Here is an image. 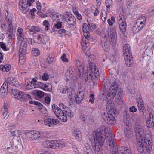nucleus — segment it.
Wrapping results in <instances>:
<instances>
[{"instance_id": "1", "label": "nucleus", "mask_w": 154, "mask_h": 154, "mask_svg": "<svg viewBox=\"0 0 154 154\" xmlns=\"http://www.w3.org/2000/svg\"><path fill=\"white\" fill-rule=\"evenodd\" d=\"M95 131H94L89 136L90 140L92 143L93 148L95 154H102V146L105 139L109 142V146L112 151V154H119L116 150V143L112 137L111 130L106 128L105 126Z\"/></svg>"}, {"instance_id": "2", "label": "nucleus", "mask_w": 154, "mask_h": 154, "mask_svg": "<svg viewBox=\"0 0 154 154\" xmlns=\"http://www.w3.org/2000/svg\"><path fill=\"white\" fill-rule=\"evenodd\" d=\"M136 126L135 131L137 140L138 150L140 153L146 150L148 152H150L152 148V140L151 139H147L145 138L144 133L141 126Z\"/></svg>"}, {"instance_id": "3", "label": "nucleus", "mask_w": 154, "mask_h": 154, "mask_svg": "<svg viewBox=\"0 0 154 154\" xmlns=\"http://www.w3.org/2000/svg\"><path fill=\"white\" fill-rule=\"evenodd\" d=\"M76 63L78 66L79 75L77 77L81 78L83 74L87 73V80H92L98 78L99 76V72L98 69L96 68L95 63L92 62L89 63V67L87 69V72L84 70V66L83 64L81 63L79 60H76Z\"/></svg>"}, {"instance_id": "4", "label": "nucleus", "mask_w": 154, "mask_h": 154, "mask_svg": "<svg viewBox=\"0 0 154 154\" xmlns=\"http://www.w3.org/2000/svg\"><path fill=\"white\" fill-rule=\"evenodd\" d=\"M9 92L13 97L21 101H26L30 98L29 95L16 89H11Z\"/></svg>"}, {"instance_id": "5", "label": "nucleus", "mask_w": 154, "mask_h": 154, "mask_svg": "<svg viewBox=\"0 0 154 154\" xmlns=\"http://www.w3.org/2000/svg\"><path fill=\"white\" fill-rule=\"evenodd\" d=\"M117 85L116 83H112L109 89V92L106 96L107 103L108 104H111L112 102L113 99L116 95L117 92Z\"/></svg>"}, {"instance_id": "6", "label": "nucleus", "mask_w": 154, "mask_h": 154, "mask_svg": "<svg viewBox=\"0 0 154 154\" xmlns=\"http://www.w3.org/2000/svg\"><path fill=\"white\" fill-rule=\"evenodd\" d=\"M52 108L53 112L58 118L63 121L67 120V116H68V115H66L62 109H60L59 107L55 104L52 105Z\"/></svg>"}, {"instance_id": "7", "label": "nucleus", "mask_w": 154, "mask_h": 154, "mask_svg": "<svg viewBox=\"0 0 154 154\" xmlns=\"http://www.w3.org/2000/svg\"><path fill=\"white\" fill-rule=\"evenodd\" d=\"M26 136L29 140H34L38 138L42 139L43 137L42 133L35 130H31L26 131Z\"/></svg>"}, {"instance_id": "8", "label": "nucleus", "mask_w": 154, "mask_h": 154, "mask_svg": "<svg viewBox=\"0 0 154 154\" xmlns=\"http://www.w3.org/2000/svg\"><path fill=\"white\" fill-rule=\"evenodd\" d=\"M108 37L110 44L113 46L115 45L117 42V35L116 29L112 27L108 33Z\"/></svg>"}, {"instance_id": "9", "label": "nucleus", "mask_w": 154, "mask_h": 154, "mask_svg": "<svg viewBox=\"0 0 154 154\" xmlns=\"http://www.w3.org/2000/svg\"><path fill=\"white\" fill-rule=\"evenodd\" d=\"M104 121L109 125H114L116 123L115 118L111 114L105 113L102 116Z\"/></svg>"}, {"instance_id": "10", "label": "nucleus", "mask_w": 154, "mask_h": 154, "mask_svg": "<svg viewBox=\"0 0 154 154\" xmlns=\"http://www.w3.org/2000/svg\"><path fill=\"white\" fill-rule=\"evenodd\" d=\"M65 21L70 25H74L76 23V19L75 17L72 14H66L63 16Z\"/></svg>"}, {"instance_id": "11", "label": "nucleus", "mask_w": 154, "mask_h": 154, "mask_svg": "<svg viewBox=\"0 0 154 154\" xmlns=\"http://www.w3.org/2000/svg\"><path fill=\"white\" fill-rule=\"evenodd\" d=\"M29 6L26 4V0H20L19 2V8L21 11L26 13L29 10Z\"/></svg>"}, {"instance_id": "12", "label": "nucleus", "mask_w": 154, "mask_h": 154, "mask_svg": "<svg viewBox=\"0 0 154 154\" xmlns=\"http://www.w3.org/2000/svg\"><path fill=\"white\" fill-rule=\"evenodd\" d=\"M146 24L136 20L135 24L133 26L132 30L134 33H137L141 31L145 26Z\"/></svg>"}, {"instance_id": "13", "label": "nucleus", "mask_w": 154, "mask_h": 154, "mask_svg": "<svg viewBox=\"0 0 154 154\" xmlns=\"http://www.w3.org/2000/svg\"><path fill=\"white\" fill-rule=\"evenodd\" d=\"M74 72L73 69L71 68H69L66 73V77L68 80L72 82H74L76 80L77 77L74 76Z\"/></svg>"}, {"instance_id": "14", "label": "nucleus", "mask_w": 154, "mask_h": 154, "mask_svg": "<svg viewBox=\"0 0 154 154\" xmlns=\"http://www.w3.org/2000/svg\"><path fill=\"white\" fill-rule=\"evenodd\" d=\"M20 42V44L19 51V55H26L27 49V42L25 40L19 42Z\"/></svg>"}, {"instance_id": "15", "label": "nucleus", "mask_w": 154, "mask_h": 154, "mask_svg": "<svg viewBox=\"0 0 154 154\" xmlns=\"http://www.w3.org/2000/svg\"><path fill=\"white\" fill-rule=\"evenodd\" d=\"M119 25L120 30L123 32L126 30V23L125 21L123 16H119L118 18Z\"/></svg>"}, {"instance_id": "16", "label": "nucleus", "mask_w": 154, "mask_h": 154, "mask_svg": "<svg viewBox=\"0 0 154 154\" xmlns=\"http://www.w3.org/2000/svg\"><path fill=\"white\" fill-rule=\"evenodd\" d=\"M11 136L19 138L21 137L23 138L25 137L26 135V132L24 131L11 130Z\"/></svg>"}, {"instance_id": "17", "label": "nucleus", "mask_w": 154, "mask_h": 154, "mask_svg": "<svg viewBox=\"0 0 154 154\" xmlns=\"http://www.w3.org/2000/svg\"><path fill=\"white\" fill-rule=\"evenodd\" d=\"M59 108L62 109L65 112L66 115H68V116L70 117H72L73 115L71 112L68 107L62 103H60L59 104Z\"/></svg>"}, {"instance_id": "18", "label": "nucleus", "mask_w": 154, "mask_h": 154, "mask_svg": "<svg viewBox=\"0 0 154 154\" xmlns=\"http://www.w3.org/2000/svg\"><path fill=\"white\" fill-rule=\"evenodd\" d=\"M56 140H47L43 143L44 146L46 147L56 149Z\"/></svg>"}, {"instance_id": "19", "label": "nucleus", "mask_w": 154, "mask_h": 154, "mask_svg": "<svg viewBox=\"0 0 154 154\" xmlns=\"http://www.w3.org/2000/svg\"><path fill=\"white\" fill-rule=\"evenodd\" d=\"M35 78H33L32 79V81L30 82H27V84L25 86L26 89L27 90H31L36 88V85H35Z\"/></svg>"}, {"instance_id": "20", "label": "nucleus", "mask_w": 154, "mask_h": 154, "mask_svg": "<svg viewBox=\"0 0 154 154\" xmlns=\"http://www.w3.org/2000/svg\"><path fill=\"white\" fill-rule=\"evenodd\" d=\"M80 119L84 124H92L94 120L92 118L88 117L86 115H82L80 116Z\"/></svg>"}, {"instance_id": "21", "label": "nucleus", "mask_w": 154, "mask_h": 154, "mask_svg": "<svg viewBox=\"0 0 154 154\" xmlns=\"http://www.w3.org/2000/svg\"><path fill=\"white\" fill-rule=\"evenodd\" d=\"M59 121L55 119H48L45 121V123L46 125H55L59 124Z\"/></svg>"}, {"instance_id": "22", "label": "nucleus", "mask_w": 154, "mask_h": 154, "mask_svg": "<svg viewBox=\"0 0 154 154\" xmlns=\"http://www.w3.org/2000/svg\"><path fill=\"white\" fill-rule=\"evenodd\" d=\"M13 30V26L11 23H9L8 27L6 34L8 39H11L12 38Z\"/></svg>"}, {"instance_id": "23", "label": "nucleus", "mask_w": 154, "mask_h": 154, "mask_svg": "<svg viewBox=\"0 0 154 154\" xmlns=\"http://www.w3.org/2000/svg\"><path fill=\"white\" fill-rule=\"evenodd\" d=\"M26 29L27 31L33 33H35L40 31V29L39 27L32 25L28 26L26 28Z\"/></svg>"}, {"instance_id": "24", "label": "nucleus", "mask_w": 154, "mask_h": 154, "mask_svg": "<svg viewBox=\"0 0 154 154\" xmlns=\"http://www.w3.org/2000/svg\"><path fill=\"white\" fill-rule=\"evenodd\" d=\"M85 91H79L77 93L75 97V100L77 103H80L83 100L84 98Z\"/></svg>"}, {"instance_id": "25", "label": "nucleus", "mask_w": 154, "mask_h": 154, "mask_svg": "<svg viewBox=\"0 0 154 154\" xmlns=\"http://www.w3.org/2000/svg\"><path fill=\"white\" fill-rule=\"evenodd\" d=\"M131 51L129 45L126 44H125L123 47V53L124 56L130 55Z\"/></svg>"}, {"instance_id": "26", "label": "nucleus", "mask_w": 154, "mask_h": 154, "mask_svg": "<svg viewBox=\"0 0 154 154\" xmlns=\"http://www.w3.org/2000/svg\"><path fill=\"white\" fill-rule=\"evenodd\" d=\"M131 126H126L125 129V135L128 139L131 138L133 136L132 131L130 128Z\"/></svg>"}, {"instance_id": "27", "label": "nucleus", "mask_w": 154, "mask_h": 154, "mask_svg": "<svg viewBox=\"0 0 154 154\" xmlns=\"http://www.w3.org/2000/svg\"><path fill=\"white\" fill-rule=\"evenodd\" d=\"M72 134L73 136L77 141H80L82 140V134L79 130H75Z\"/></svg>"}, {"instance_id": "28", "label": "nucleus", "mask_w": 154, "mask_h": 154, "mask_svg": "<svg viewBox=\"0 0 154 154\" xmlns=\"http://www.w3.org/2000/svg\"><path fill=\"white\" fill-rule=\"evenodd\" d=\"M17 34V39L19 42L25 40L23 35V30L21 28L18 29Z\"/></svg>"}, {"instance_id": "29", "label": "nucleus", "mask_w": 154, "mask_h": 154, "mask_svg": "<svg viewBox=\"0 0 154 154\" xmlns=\"http://www.w3.org/2000/svg\"><path fill=\"white\" fill-rule=\"evenodd\" d=\"M124 57L126 65L128 67L132 66L133 64L132 57H130V55H129V56H124Z\"/></svg>"}, {"instance_id": "30", "label": "nucleus", "mask_w": 154, "mask_h": 154, "mask_svg": "<svg viewBox=\"0 0 154 154\" xmlns=\"http://www.w3.org/2000/svg\"><path fill=\"white\" fill-rule=\"evenodd\" d=\"M84 154H93L91 146L88 143L85 145L83 150Z\"/></svg>"}, {"instance_id": "31", "label": "nucleus", "mask_w": 154, "mask_h": 154, "mask_svg": "<svg viewBox=\"0 0 154 154\" xmlns=\"http://www.w3.org/2000/svg\"><path fill=\"white\" fill-rule=\"evenodd\" d=\"M115 100L116 102L119 104H122L123 103V99L122 94L121 92H118L116 95Z\"/></svg>"}, {"instance_id": "32", "label": "nucleus", "mask_w": 154, "mask_h": 154, "mask_svg": "<svg viewBox=\"0 0 154 154\" xmlns=\"http://www.w3.org/2000/svg\"><path fill=\"white\" fill-rule=\"evenodd\" d=\"M90 29L88 25L86 24H84L82 26V30L84 36H87L89 34Z\"/></svg>"}, {"instance_id": "33", "label": "nucleus", "mask_w": 154, "mask_h": 154, "mask_svg": "<svg viewBox=\"0 0 154 154\" xmlns=\"http://www.w3.org/2000/svg\"><path fill=\"white\" fill-rule=\"evenodd\" d=\"M5 15L6 21L9 23H11L12 21V15L9 11L6 10L5 11Z\"/></svg>"}, {"instance_id": "34", "label": "nucleus", "mask_w": 154, "mask_h": 154, "mask_svg": "<svg viewBox=\"0 0 154 154\" xmlns=\"http://www.w3.org/2000/svg\"><path fill=\"white\" fill-rule=\"evenodd\" d=\"M66 145V143L61 140H56V149H57L64 147Z\"/></svg>"}, {"instance_id": "35", "label": "nucleus", "mask_w": 154, "mask_h": 154, "mask_svg": "<svg viewBox=\"0 0 154 154\" xmlns=\"http://www.w3.org/2000/svg\"><path fill=\"white\" fill-rule=\"evenodd\" d=\"M84 36V37L82 39V45L83 49L85 50V47L88 45V40L90 38L88 35L87 36Z\"/></svg>"}, {"instance_id": "36", "label": "nucleus", "mask_w": 154, "mask_h": 154, "mask_svg": "<svg viewBox=\"0 0 154 154\" xmlns=\"http://www.w3.org/2000/svg\"><path fill=\"white\" fill-rule=\"evenodd\" d=\"M10 145L9 147H7L5 151L6 154H16V152L14 149L12 148V145H13L12 142H10Z\"/></svg>"}, {"instance_id": "37", "label": "nucleus", "mask_w": 154, "mask_h": 154, "mask_svg": "<svg viewBox=\"0 0 154 154\" xmlns=\"http://www.w3.org/2000/svg\"><path fill=\"white\" fill-rule=\"evenodd\" d=\"M11 66L9 64H6L5 65H0V69L4 72H8L11 69Z\"/></svg>"}, {"instance_id": "38", "label": "nucleus", "mask_w": 154, "mask_h": 154, "mask_svg": "<svg viewBox=\"0 0 154 154\" xmlns=\"http://www.w3.org/2000/svg\"><path fill=\"white\" fill-rule=\"evenodd\" d=\"M124 119L127 122L126 125H128L129 124V122L131 121L129 114L128 111H124L123 113Z\"/></svg>"}, {"instance_id": "39", "label": "nucleus", "mask_w": 154, "mask_h": 154, "mask_svg": "<svg viewBox=\"0 0 154 154\" xmlns=\"http://www.w3.org/2000/svg\"><path fill=\"white\" fill-rule=\"evenodd\" d=\"M50 17L53 20H60V17L62 18L63 17V16L60 15L56 13H52L51 14Z\"/></svg>"}, {"instance_id": "40", "label": "nucleus", "mask_w": 154, "mask_h": 154, "mask_svg": "<svg viewBox=\"0 0 154 154\" xmlns=\"http://www.w3.org/2000/svg\"><path fill=\"white\" fill-rule=\"evenodd\" d=\"M121 151L123 154H131V150L128 147H122Z\"/></svg>"}, {"instance_id": "41", "label": "nucleus", "mask_w": 154, "mask_h": 154, "mask_svg": "<svg viewBox=\"0 0 154 154\" xmlns=\"http://www.w3.org/2000/svg\"><path fill=\"white\" fill-rule=\"evenodd\" d=\"M24 113V111L23 110L21 109L20 110V112L19 114H18L17 117V123L21 122V120L23 118Z\"/></svg>"}, {"instance_id": "42", "label": "nucleus", "mask_w": 154, "mask_h": 154, "mask_svg": "<svg viewBox=\"0 0 154 154\" xmlns=\"http://www.w3.org/2000/svg\"><path fill=\"white\" fill-rule=\"evenodd\" d=\"M108 11H106L104 9L102 10L101 12L100 16L102 21L103 22H105L106 20L107 13Z\"/></svg>"}, {"instance_id": "43", "label": "nucleus", "mask_w": 154, "mask_h": 154, "mask_svg": "<svg viewBox=\"0 0 154 154\" xmlns=\"http://www.w3.org/2000/svg\"><path fill=\"white\" fill-rule=\"evenodd\" d=\"M104 43H102V46L103 50L106 51L108 52L109 49V47L108 43L106 41Z\"/></svg>"}, {"instance_id": "44", "label": "nucleus", "mask_w": 154, "mask_h": 154, "mask_svg": "<svg viewBox=\"0 0 154 154\" xmlns=\"http://www.w3.org/2000/svg\"><path fill=\"white\" fill-rule=\"evenodd\" d=\"M43 90L47 91H51L52 90L51 84L48 83L45 84Z\"/></svg>"}, {"instance_id": "45", "label": "nucleus", "mask_w": 154, "mask_h": 154, "mask_svg": "<svg viewBox=\"0 0 154 154\" xmlns=\"http://www.w3.org/2000/svg\"><path fill=\"white\" fill-rule=\"evenodd\" d=\"M8 90L1 88L0 89V96L1 97H4L8 94Z\"/></svg>"}, {"instance_id": "46", "label": "nucleus", "mask_w": 154, "mask_h": 154, "mask_svg": "<svg viewBox=\"0 0 154 154\" xmlns=\"http://www.w3.org/2000/svg\"><path fill=\"white\" fill-rule=\"evenodd\" d=\"M32 53L34 56H36L40 55V52L37 48H33L32 49Z\"/></svg>"}, {"instance_id": "47", "label": "nucleus", "mask_w": 154, "mask_h": 154, "mask_svg": "<svg viewBox=\"0 0 154 154\" xmlns=\"http://www.w3.org/2000/svg\"><path fill=\"white\" fill-rule=\"evenodd\" d=\"M26 56V55H22V54L19 55V63L20 64L22 65L24 63L25 61Z\"/></svg>"}, {"instance_id": "48", "label": "nucleus", "mask_w": 154, "mask_h": 154, "mask_svg": "<svg viewBox=\"0 0 154 154\" xmlns=\"http://www.w3.org/2000/svg\"><path fill=\"white\" fill-rule=\"evenodd\" d=\"M112 0H106V7L107 11H109L110 7L112 5Z\"/></svg>"}, {"instance_id": "49", "label": "nucleus", "mask_w": 154, "mask_h": 154, "mask_svg": "<svg viewBox=\"0 0 154 154\" xmlns=\"http://www.w3.org/2000/svg\"><path fill=\"white\" fill-rule=\"evenodd\" d=\"M35 78V85H36V88H42V89H43V86H44V83L41 82H38L37 79V78Z\"/></svg>"}, {"instance_id": "50", "label": "nucleus", "mask_w": 154, "mask_h": 154, "mask_svg": "<svg viewBox=\"0 0 154 154\" xmlns=\"http://www.w3.org/2000/svg\"><path fill=\"white\" fill-rule=\"evenodd\" d=\"M62 25V23L59 20H57L56 23H55L54 26L53 28H55L57 29H60L61 28Z\"/></svg>"}, {"instance_id": "51", "label": "nucleus", "mask_w": 154, "mask_h": 154, "mask_svg": "<svg viewBox=\"0 0 154 154\" xmlns=\"http://www.w3.org/2000/svg\"><path fill=\"white\" fill-rule=\"evenodd\" d=\"M44 28L46 30H48L49 29V24L48 21L46 20H44L43 23Z\"/></svg>"}, {"instance_id": "52", "label": "nucleus", "mask_w": 154, "mask_h": 154, "mask_svg": "<svg viewBox=\"0 0 154 154\" xmlns=\"http://www.w3.org/2000/svg\"><path fill=\"white\" fill-rule=\"evenodd\" d=\"M115 22V18L113 17H112L110 18H109L107 20V22L109 26H112L113 24Z\"/></svg>"}, {"instance_id": "53", "label": "nucleus", "mask_w": 154, "mask_h": 154, "mask_svg": "<svg viewBox=\"0 0 154 154\" xmlns=\"http://www.w3.org/2000/svg\"><path fill=\"white\" fill-rule=\"evenodd\" d=\"M136 20L146 24V19L145 16H141L137 19Z\"/></svg>"}, {"instance_id": "54", "label": "nucleus", "mask_w": 154, "mask_h": 154, "mask_svg": "<svg viewBox=\"0 0 154 154\" xmlns=\"http://www.w3.org/2000/svg\"><path fill=\"white\" fill-rule=\"evenodd\" d=\"M44 93L39 90H38L36 91V95L39 98H42L44 96Z\"/></svg>"}, {"instance_id": "55", "label": "nucleus", "mask_w": 154, "mask_h": 154, "mask_svg": "<svg viewBox=\"0 0 154 154\" xmlns=\"http://www.w3.org/2000/svg\"><path fill=\"white\" fill-rule=\"evenodd\" d=\"M51 99L50 97L49 96H47L45 97L44 103L45 105H49Z\"/></svg>"}, {"instance_id": "56", "label": "nucleus", "mask_w": 154, "mask_h": 154, "mask_svg": "<svg viewBox=\"0 0 154 154\" xmlns=\"http://www.w3.org/2000/svg\"><path fill=\"white\" fill-rule=\"evenodd\" d=\"M154 120L152 118H149L146 122L147 125H154Z\"/></svg>"}, {"instance_id": "57", "label": "nucleus", "mask_w": 154, "mask_h": 154, "mask_svg": "<svg viewBox=\"0 0 154 154\" xmlns=\"http://www.w3.org/2000/svg\"><path fill=\"white\" fill-rule=\"evenodd\" d=\"M8 104L7 102L5 101L2 107V111L8 110Z\"/></svg>"}, {"instance_id": "58", "label": "nucleus", "mask_w": 154, "mask_h": 154, "mask_svg": "<svg viewBox=\"0 0 154 154\" xmlns=\"http://www.w3.org/2000/svg\"><path fill=\"white\" fill-rule=\"evenodd\" d=\"M45 38L46 39L47 41V38L46 37L43 36L42 35H39L37 37V39L39 41V42L41 43L42 39H44Z\"/></svg>"}, {"instance_id": "59", "label": "nucleus", "mask_w": 154, "mask_h": 154, "mask_svg": "<svg viewBox=\"0 0 154 154\" xmlns=\"http://www.w3.org/2000/svg\"><path fill=\"white\" fill-rule=\"evenodd\" d=\"M62 60L63 62H68L69 61L68 59L66 58V56L65 54L63 53L61 57Z\"/></svg>"}, {"instance_id": "60", "label": "nucleus", "mask_w": 154, "mask_h": 154, "mask_svg": "<svg viewBox=\"0 0 154 154\" xmlns=\"http://www.w3.org/2000/svg\"><path fill=\"white\" fill-rule=\"evenodd\" d=\"M3 111V116L4 118L5 119H7L9 116V114L8 113V110L4 111Z\"/></svg>"}, {"instance_id": "61", "label": "nucleus", "mask_w": 154, "mask_h": 154, "mask_svg": "<svg viewBox=\"0 0 154 154\" xmlns=\"http://www.w3.org/2000/svg\"><path fill=\"white\" fill-rule=\"evenodd\" d=\"M94 95L93 94H91L90 95V98L89 99V101L91 102L92 104L94 103Z\"/></svg>"}, {"instance_id": "62", "label": "nucleus", "mask_w": 154, "mask_h": 154, "mask_svg": "<svg viewBox=\"0 0 154 154\" xmlns=\"http://www.w3.org/2000/svg\"><path fill=\"white\" fill-rule=\"evenodd\" d=\"M29 103L30 104L36 105L38 106H41L42 104L40 103L39 102L35 101H30Z\"/></svg>"}, {"instance_id": "63", "label": "nucleus", "mask_w": 154, "mask_h": 154, "mask_svg": "<svg viewBox=\"0 0 154 154\" xmlns=\"http://www.w3.org/2000/svg\"><path fill=\"white\" fill-rule=\"evenodd\" d=\"M49 78V76L48 73H44L42 76V79L43 80L47 81Z\"/></svg>"}, {"instance_id": "64", "label": "nucleus", "mask_w": 154, "mask_h": 154, "mask_svg": "<svg viewBox=\"0 0 154 154\" xmlns=\"http://www.w3.org/2000/svg\"><path fill=\"white\" fill-rule=\"evenodd\" d=\"M58 32L59 34L65 35H66V31L64 29H60L58 31Z\"/></svg>"}]
</instances>
